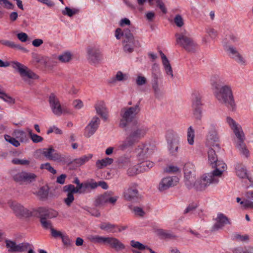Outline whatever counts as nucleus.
I'll return each mask as SVG.
<instances>
[{"label":"nucleus","instance_id":"1","mask_svg":"<svg viewBox=\"0 0 253 253\" xmlns=\"http://www.w3.org/2000/svg\"><path fill=\"white\" fill-rule=\"evenodd\" d=\"M148 129L147 126L142 124L133 126L128 131L126 139L119 142L118 149L125 151L128 148H132L140 139L145 137Z\"/></svg>","mask_w":253,"mask_h":253},{"label":"nucleus","instance_id":"2","mask_svg":"<svg viewBox=\"0 0 253 253\" xmlns=\"http://www.w3.org/2000/svg\"><path fill=\"white\" fill-rule=\"evenodd\" d=\"M214 94L220 103L225 105L232 111L235 110L236 104L232 87L230 85L216 86Z\"/></svg>","mask_w":253,"mask_h":253},{"label":"nucleus","instance_id":"3","mask_svg":"<svg viewBox=\"0 0 253 253\" xmlns=\"http://www.w3.org/2000/svg\"><path fill=\"white\" fill-rule=\"evenodd\" d=\"M139 104L140 103L138 102L134 106L124 107L121 110V119L119 123L120 127H126L135 119L137 115L140 111Z\"/></svg>","mask_w":253,"mask_h":253},{"label":"nucleus","instance_id":"4","mask_svg":"<svg viewBox=\"0 0 253 253\" xmlns=\"http://www.w3.org/2000/svg\"><path fill=\"white\" fill-rule=\"evenodd\" d=\"M89 241L94 244H101L109 245L116 252H119L125 249V245L119 239L112 237H104L99 235H90L88 237Z\"/></svg>","mask_w":253,"mask_h":253},{"label":"nucleus","instance_id":"5","mask_svg":"<svg viewBox=\"0 0 253 253\" xmlns=\"http://www.w3.org/2000/svg\"><path fill=\"white\" fill-rule=\"evenodd\" d=\"M175 36L176 44L182 47L187 52L195 51L197 44L187 32L184 31L180 33H176Z\"/></svg>","mask_w":253,"mask_h":253},{"label":"nucleus","instance_id":"6","mask_svg":"<svg viewBox=\"0 0 253 253\" xmlns=\"http://www.w3.org/2000/svg\"><path fill=\"white\" fill-rule=\"evenodd\" d=\"M9 173L13 180L16 182L32 183L35 181L37 177V175L34 173L24 170L19 171L16 169H10Z\"/></svg>","mask_w":253,"mask_h":253},{"label":"nucleus","instance_id":"7","mask_svg":"<svg viewBox=\"0 0 253 253\" xmlns=\"http://www.w3.org/2000/svg\"><path fill=\"white\" fill-rule=\"evenodd\" d=\"M166 138L170 154L173 156H176L179 145L178 135L172 130H168L166 133Z\"/></svg>","mask_w":253,"mask_h":253},{"label":"nucleus","instance_id":"8","mask_svg":"<svg viewBox=\"0 0 253 253\" xmlns=\"http://www.w3.org/2000/svg\"><path fill=\"white\" fill-rule=\"evenodd\" d=\"M123 196L126 201L134 203L140 202L142 198L137 189V184L135 183H131L124 189Z\"/></svg>","mask_w":253,"mask_h":253},{"label":"nucleus","instance_id":"9","mask_svg":"<svg viewBox=\"0 0 253 253\" xmlns=\"http://www.w3.org/2000/svg\"><path fill=\"white\" fill-rule=\"evenodd\" d=\"M219 182L218 179L213 177L210 173L203 175L201 178L194 181L193 183V187L197 190H203L211 184H217Z\"/></svg>","mask_w":253,"mask_h":253},{"label":"nucleus","instance_id":"10","mask_svg":"<svg viewBox=\"0 0 253 253\" xmlns=\"http://www.w3.org/2000/svg\"><path fill=\"white\" fill-rule=\"evenodd\" d=\"M9 206L13 211L15 215L19 217H29L33 215H37V213H34L33 209L30 211L25 208L20 204L15 202L11 201L8 203Z\"/></svg>","mask_w":253,"mask_h":253},{"label":"nucleus","instance_id":"11","mask_svg":"<svg viewBox=\"0 0 253 253\" xmlns=\"http://www.w3.org/2000/svg\"><path fill=\"white\" fill-rule=\"evenodd\" d=\"M219 136L218 135L216 125L211 124L206 136V144L209 147H216L219 148Z\"/></svg>","mask_w":253,"mask_h":253},{"label":"nucleus","instance_id":"12","mask_svg":"<svg viewBox=\"0 0 253 253\" xmlns=\"http://www.w3.org/2000/svg\"><path fill=\"white\" fill-rule=\"evenodd\" d=\"M185 183L188 189L193 188V183L196 179L194 165L191 163H186L183 167Z\"/></svg>","mask_w":253,"mask_h":253},{"label":"nucleus","instance_id":"13","mask_svg":"<svg viewBox=\"0 0 253 253\" xmlns=\"http://www.w3.org/2000/svg\"><path fill=\"white\" fill-rule=\"evenodd\" d=\"M48 102L51 109L54 115L60 116L63 113H69L67 108L61 106L58 98L55 94L51 93L50 94Z\"/></svg>","mask_w":253,"mask_h":253},{"label":"nucleus","instance_id":"14","mask_svg":"<svg viewBox=\"0 0 253 253\" xmlns=\"http://www.w3.org/2000/svg\"><path fill=\"white\" fill-rule=\"evenodd\" d=\"M103 56L100 49L95 46L89 47L87 49V59L89 63L98 64L102 60Z\"/></svg>","mask_w":253,"mask_h":253},{"label":"nucleus","instance_id":"15","mask_svg":"<svg viewBox=\"0 0 253 253\" xmlns=\"http://www.w3.org/2000/svg\"><path fill=\"white\" fill-rule=\"evenodd\" d=\"M202 96L199 93L192 94V107L196 119L200 120L202 118Z\"/></svg>","mask_w":253,"mask_h":253},{"label":"nucleus","instance_id":"16","mask_svg":"<svg viewBox=\"0 0 253 253\" xmlns=\"http://www.w3.org/2000/svg\"><path fill=\"white\" fill-rule=\"evenodd\" d=\"M12 67L17 70L24 80H26L27 79H36L37 77V75L34 72L19 62H13Z\"/></svg>","mask_w":253,"mask_h":253},{"label":"nucleus","instance_id":"17","mask_svg":"<svg viewBox=\"0 0 253 253\" xmlns=\"http://www.w3.org/2000/svg\"><path fill=\"white\" fill-rule=\"evenodd\" d=\"M154 146L150 144H141L136 148L135 151L139 159L147 158L153 154Z\"/></svg>","mask_w":253,"mask_h":253},{"label":"nucleus","instance_id":"18","mask_svg":"<svg viewBox=\"0 0 253 253\" xmlns=\"http://www.w3.org/2000/svg\"><path fill=\"white\" fill-rule=\"evenodd\" d=\"M64 192H68L67 197L64 199L65 203L68 206H70L74 200V193L84 194V191H81L74 185L69 184L65 185L63 187Z\"/></svg>","mask_w":253,"mask_h":253},{"label":"nucleus","instance_id":"19","mask_svg":"<svg viewBox=\"0 0 253 253\" xmlns=\"http://www.w3.org/2000/svg\"><path fill=\"white\" fill-rule=\"evenodd\" d=\"M34 213H37L35 216L39 218H44L46 219L56 217L58 212L53 209H46L43 207H40L37 209H33Z\"/></svg>","mask_w":253,"mask_h":253},{"label":"nucleus","instance_id":"20","mask_svg":"<svg viewBox=\"0 0 253 253\" xmlns=\"http://www.w3.org/2000/svg\"><path fill=\"white\" fill-rule=\"evenodd\" d=\"M211 166L212 168H215V169L209 173L213 177L219 179V177L222 175L223 172L226 169V164L223 161L217 160L214 163H212Z\"/></svg>","mask_w":253,"mask_h":253},{"label":"nucleus","instance_id":"21","mask_svg":"<svg viewBox=\"0 0 253 253\" xmlns=\"http://www.w3.org/2000/svg\"><path fill=\"white\" fill-rule=\"evenodd\" d=\"M99 124L100 119L99 118L94 117L85 128L84 136L87 138L92 136L97 129Z\"/></svg>","mask_w":253,"mask_h":253},{"label":"nucleus","instance_id":"22","mask_svg":"<svg viewBox=\"0 0 253 253\" xmlns=\"http://www.w3.org/2000/svg\"><path fill=\"white\" fill-rule=\"evenodd\" d=\"M236 137L237 138V141L236 142V147L242 155L248 158L250 155V152L245 143V136L244 133Z\"/></svg>","mask_w":253,"mask_h":253},{"label":"nucleus","instance_id":"23","mask_svg":"<svg viewBox=\"0 0 253 253\" xmlns=\"http://www.w3.org/2000/svg\"><path fill=\"white\" fill-rule=\"evenodd\" d=\"M216 223L213 226V229L214 230H217L221 229L227 224H231V222L230 219L224 214L219 213L217 214L216 218Z\"/></svg>","mask_w":253,"mask_h":253},{"label":"nucleus","instance_id":"24","mask_svg":"<svg viewBox=\"0 0 253 253\" xmlns=\"http://www.w3.org/2000/svg\"><path fill=\"white\" fill-rule=\"evenodd\" d=\"M226 51L229 54V55L234 58L239 63L244 65L245 64V60L239 53L236 48L232 46H229L227 47Z\"/></svg>","mask_w":253,"mask_h":253},{"label":"nucleus","instance_id":"25","mask_svg":"<svg viewBox=\"0 0 253 253\" xmlns=\"http://www.w3.org/2000/svg\"><path fill=\"white\" fill-rule=\"evenodd\" d=\"M174 179L177 178L175 177ZM174 185V178L173 177L169 176L164 177L159 183V190L160 191H163Z\"/></svg>","mask_w":253,"mask_h":253},{"label":"nucleus","instance_id":"26","mask_svg":"<svg viewBox=\"0 0 253 253\" xmlns=\"http://www.w3.org/2000/svg\"><path fill=\"white\" fill-rule=\"evenodd\" d=\"M226 122L233 130L236 136H239L240 134L244 133L241 126L236 123L232 118L230 117H227Z\"/></svg>","mask_w":253,"mask_h":253},{"label":"nucleus","instance_id":"27","mask_svg":"<svg viewBox=\"0 0 253 253\" xmlns=\"http://www.w3.org/2000/svg\"><path fill=\"white\" fill-rule=\"evenodd\" d=\"M159 52L161 56L162 59V63L164 67V69L166 71L167 75L170 76L171 78H173V74L172 69L168 59L162 51H160Z\"/></svg>","mask_w":253,"mask_h":253},{"label":"nucleus","instance_id":"28","mask_svg":"<svg viewBox=\"0 0 253 253\" xmlns=\"http://www.w3.org/2000/svg\"><path fill=\"white\" fill-rule=\"evenodd\" d=\"M136 42H138L137 41H135L134 39L123 40V45L124 51L128 53L132 52L134 50Z\"/></svg>","mask_w":253,"mask_h":253},{"label":"nucleus","instance_id":"29","mask_svg":"<svg viewBox=\"0 0 253 253\" xmlns=\"http://www.w3.org/2000/svg\"><path fill=\"white\" fill-rule=\"evenodd\" d=\"M95 108L97 114L100 115L104 121L107 120L108 118L107 112L103 102L97 103L95 105Z\"/></svg>","mask_w":253,"mask_h":253},{"label":"nucleus","instance_id":"30","mask_svg":"<svg viewBox=\"0 0 253 253\" xmlns=\"http://www.w3.org/2000/svg\"><path fill=\"white\" fill-rule=\"evenodd\" d=\"M235 169L238 176L241 178H248L250 181L251 179L247 174V169L241 164H237L235 165Z\"/></svg>","mask_w":253,"mask_h":253},{"label":"nucleus","instance_id":"31","mask_svg":"<svg viewBox=\"0 0 253 253\" xmlns=\"http://www.w3.org/2000/svg\"><path fill=\"white\" fill-rule=\"evenodd\" d=\"M99 227L101 230L114 233L117 232L116 229L118 228V225L110 222H102Z\"/></svg>","mask_w":253,"mask_h":253},{"label":"nucleus","instance_id":"32","mask_svg":"<svg viewBox=\"0 0 253 253\" xmlns=\"http://www.w3.org/2000/svg\"><path fill=\"white\" fill-rule=\"evenodd\" d=\"M73 183L77 185V187L84 193L89 189V186H93L92 185H90V182H85L84 183H81L79 179L76 177L73 181Z\"/></svg>","mask_w":253,"mask_h":253},{"label":"nucleus","instance_id":"33","mask_svg":"<svg viewBox=\"0 0 253 253\" xmlns=\"http://www.w3.org/2000/svg\"><path fill=\"white\" fill-rule=\"evenodd\" d=\"M92 156L93 155L90 154L87 155L82 156L79 158L74 159L72 163L75 165L76 167H80L87 162L92 158Z\"/></svg>","mask_w":253,"mask_h":253},{"label":"nucleus","instance_id":"34","mask_svg":"<svg viewBox=\"0 0 253 253\" xmlns=\"http://www.w3.org/2000/svg\"><path fill=\"white\" fill-rule=\"evenodd\" d=\"M154 163L152 162L146 161L140 163L138 165L139 169V172H143L149 170L151 168L153 167Z\"/></svg>","mask_w":253,"mask_h":253},{"label":"nucleus","instance_id":"35","mask_svg":"<svg viewBox=\"0 0 253 253\" xmlns=\"http://www.w3.org/2000/svg\"><path fill=\"white\" fill-rule=\"evenodd\" d=\"M113 162V159L108 157L101 160H98L96 162V165L98 169H102L112 164Z\"/></svg>","mask_w":253,"mask_h":253},{"label":"nucleus","instance_id":"36","mask_svg":"<svg viewBox=\"0 0 253 253\" xmlns=\"http://www.w3.org/2000/svg\"><path fill=\"white\" fill-rule=\"evenodd\" d=\"M118 163L120 167L125 168L130 166V158L126 156L120 157L118 159Z\"/></svg>","mask_w":253,"mask_h":253},{"label":"nucleus","instance_id":"37","mask_svg":"<svg viewBox=\"0 0 253 253\" xmlns=\"http://www.w3.org/2000/svg\"><path fill=\"white\" fill-rule=\"evenodd\" d=\"M152 86L154 91L155 96L157 98L161 97L162 95V91L159 87L158 80H152Z\"/></svg>","mask_w":253,"mask_h":253},{"label":"nucleus","instance_id":"38","mask_svg":"<svg viewBox=\"0 0 253 253\" xmlns=\"http://www.w3.org/2000/svg\"><path fill=\"white\" fill-rule=\"evenodd\" d=\"M72 58V54L70 51H65L59 55L58 60L62 63L69 62Z\"/></svg>","mask_w":253,"mask_h":253},{"label":"nucleus","instance_id":"39","mask_svg":"<svg viewBox=\"0 0 253 253\" xmlns=\"http://www.w3.org/2000/svg\"><path fill=\"white\" fill-rule=\"evenodd\" d=\"M13 135L16 138L19 139L22 142L26 140V133L22 130H15L13 131Z\"/></svg>","mask_w":253,"mask_h":253},{"label":"nucleus","instance_id":"40","mask_svg":"<svg viewBox=\"0 0 253 253\" xmlns=\"http://www.w3.org/2000/svg\"><path fill=\"white\" fill-rule=\"evenodd\" d=\"M49 193V188L47 186H44L40 188L38 192V195L42 200L47 198Z\"/></svg>","mask_w":253,"mask_h":253},{"label":"nucleus","instance_id":"41","mask_svg":"<svg viewBox=\"0 0 253 253\" xmlns=\"http://www.w3.org/2000/svg\"><path fill=\"white\" fill-rule=\"evenodd\" d=\"M208 155L209 163L211 166L212 163H214L218 160L217 156L216 155L215 151L212 148H210L209 150Z\"/></svg>","mask_w":253,"mask_h":253},{"label":"nucleus","instance_id":"42","mask_svg":"<svg viewBox=\"0 0 253 253\" xmlns=\"http://www.w3.org/2000/svg\"><path fill=\"white\" fill-rule=\"evenodd\" d=\"M66 157L65 155H62L57 152L55 150L54 152L53 153L50 160L57 161L59 162H64L66 161Z\"/></svg>","mask_w":253,"mask_h":253},{"label":"nucleus","instance_id":"43","mask_svg":"<svg viewBox=\"0 0 253 253\" xmlns=\"http://www.w3.org/2000/svg\"><path fill=\"white\" fill-rule=\"evenodd\" d=\"M195 137V131L192 126H190L187 129V141L189 145H192L194 144Z\"/></svg>","mask_w":253,"mask_h":253},{"label":"nucleus","instance_id":"44","mask_svg":"<svg viewBox=\"0 0 253 253\" xmlns=\"http://www.w3.org/2000/svg\"><path fill=\"white\" fill-rule=\"evenodd\" d=\"M90 185H92L93 186H89V189H94L96 188L98 186H100L103 189H107L108 187L107 183L103 181L96 182H94L93 181V180H91V181H90Z\"/></svg>","mask_w":253,"mask_h":253},{"label":"nucleus","instance_id":"45","mask_svg":"<svg viewBox=\"0 0 253 253\" xmlns=\"http://www.w3.org/2000/svg\"><path fill=\"white\" fill-rule=\"evenodd\" d=\"M6 247L8 249L9 253H16V243L15 242L6 239L5 241Z\"/></svg>","mask_w":253,"mask_h":253},{"label":"nucleus","instance_id":"46","mask_svg":"<svg viewBox=\"0 0 253 253\" xmlns=\"http://www.w3.org/2000/svg\"><path fill=\"white\" fill-rule=\"evenodd\" d=\"M126 75H124L121 71L117 72L116 76L109 81L110 83H114L117 81H122L126 80Z\"/></svg>","mask_w":253,"mask_h":253},{"label":"nucleus","instance_id":"47","mask_svg":"<svg viewBox=\"0 0 253 253\" xmlns=\"http://www.w3.org/2000/svg\"><path fill=\"white\" fill-rule=\"evenodd\" d=\"M79 10L76 8L71 9L69 7L66 6L64 10L62 11V13L64 15H67L69 17H72L74 15L78 13Z\"/></svg>","mask_w":253,"mask_h":253},{"label":"nucleus","instance_id":"48","mask_svg":"<svg viewBox=\"0 0 253 253\" xmlns=\"http://www.w3.org/2000/svg\"><path fill=\"white\" fill-rule=\"evenodd\" d=\"M130 245L132 247L136 248L139 250H144L145 249L149 250V249H150L148 246H145L140 242L138 241H135L134 240L131 241Z\"/></svg>","mask_w":253,"mask_h":253},{"label":"nucleus","instance_id":"49","mask_svg":"<svg viewBox=\"0 0 253 253\" xmlns=\"http://www.w3.org/2000/svg\"><path fill=\"white\" fill-rule=\"evenodd\" d=\"M29 246L30 244L26 242L16 245V253H22L27 251Z\"/></svg>","mask_w":253,"mask_h":253},{"label":"nucleus","instance_id":"50","mask_svg":"<svg viewBox=\"0 0 253 253\" xmlns=\"http://www.w3.org/2000/svg\"><path fill=\"white\" fill-rule=\"evenodd\" d=\"M55 149L52 147L48 148H43L42 151V154L45 156L47 159L50 160L53 153L54 152Z\"/></svg>","mask_w":253,"mask_h":253},{"label":"nucleus","instance_id":"51","mask_svg":"<svg viewBox=\"0 0 253 253\" xmlns=\"http://www.w3.org/2000/svg\"><path fill=\"white\" fill-rule=\"evenodd\" d=\"M4 138L6 141L9 142L15 147H18L20 145L18 140H16L15 138L11 137L10 135H5Z\"/></svg>","mask_w":253,"mask_h":253},{"label":"nucleus","instance_id":"52","mask_svg":"<svg viewBox=\"0 0 253 253\" xmlns=\"http://www.w3.org/2000/svg\"><path fill=\"white\" fill-rule=\"evenodd\" d=\"M107 203V195H103L99 196L95 200V206H99Z\"/></svg>","mask_w":253,"mask_h":253},{"label":"nucleus","instance_id":"53","mask_svg":"<svg viewBox=\"0 0 253 253\" xmlns=\"http://www.w3.org/2000/svg\"><path fill=\"white\" fill-rule=\"evenodd\" d=\"M131 31L132 30H129L127 28L123 30V40H128L131 39H134V36H133L132 34L131 33Z\"/></svg>","mask_w":253,"mask_h":253},{"label":"nucleus","instance_id":"54","mask_svg":"<svg viewBox=\"0 0 253 253\" xmlns=\"http://www.w3.org/2000/svg\"><path fill=\"white\" fill-rule=\"evenodd\" d=\"M40 222L42 227L46 229L52 228V223L50 220L45 219L44 218H40Z\"/></svg>","mask_w":253,"mask_h":253},{"label":"nucleus","instance_id":"55","mask_svg":"<svg viewBox=\"0 0 253 253\" xmlns=\"http://www.w3.org/2000/svg\"><path fill=\"white\" fill-rule=\"evenodd\" d=\"M251 199H245L240 202V204L243 206L245 209H253V202L251 200Z\"/></svg>","mask_w":253,"mask_h":253},{"label":"nucleus","instance_id":"56","mask_svg":"<svg viewBox=\"0 0 253 253\" xmlns=\"http://www.w3.org/2000/svg\"><path fill=\"white\" fill-rule=\"evenodd\" d=\"M40 169H46L53 174L56 173V170L50 165V163H49L42 164L40 166Z\"/></svg>","mask_w":253,"mask_h":253},{"label":"nucleus","instance_id":"57","mask_svg":"<svg viewBox=\"0 0 253 253\" xmlns=\"http://www.w3.org/2000/svg\"><path fill=\"white\" fill-rule=\"evenodd\" d=\"M233 240L238 241L244 242L249 240V236L248 235H241L239 234H235L233 236Z\"/></svg>","mask_w":253,"mask_h":253},{"label":"nucleus","instance_id":"58","mask_svg":"<svg viewBox=\"0 0 253 253\" xmlns=\"http://www.w3.org/2000/svg\"><path fill=\"white\" fill-rule=\"evenodd\" d=\"M152 80H158L160 70L158 66L154 64L152 67Z\"/></svg>","mask_w":253,"mask_h":253},{"label":"nucleus","instance_id":"59","mask_svg":"<svg viewBox=\"0 0 253 253\" xmlns=\"http://www.w3.org/2000/svg\"><path fill=\"white\" fill-rule=\"evenodd\" d=\"M165 171L168 173H175L180 172V169L177 166L170 165L166 168Z\"/></svg>","mask_w":253,"mask_h":253},{"label":"nucleus","instance_id":"60","mask_svg":"<svg viewBox=\"0 0 253 253\" xmlns=\"http://www.w3.org/2000/svg\"><path fill=\"white\" fill-rule=\"evenodd\" d=\"M0 43L12 48H15V47H16V43H15L13 42L8 40H0Z\"/></svg>","mask_w":253,"mask_h":253},{"label":"nucleus","instance_id":"61","mask_svg":"<svg viewBox=\"0 0 253 253\" xmlns=\"http://www.w3.org/2000/svg\"><path fill=\"white\" fill-rule=\"evenodd\" d=\"M139 167H133L132 168H129L127 171V173L129 176H133L135 174H136L140 172H139Z\"/></svg>","mask_w":253,"mask_h":253},{"label":"nucleus","instance_id":"62","mask_svg":"<svg viewBox=\"0 0 253 253\" xmlns=\"http://www.w3.org/2000/svg\"><path fill=\"white\" fill-rule=\"evenodd\" d=\"M174 22L177 26L181 27L183 25V20L181 15L177 14L174 19Z\"/></svg>","mask_w":253,"mask_h":253},{"label":"nucleus","instance_id":"63","mask_svg":"<svg viewBox=\"0 0 253 253\" xmlns=\"http://www.w3.org/2000/svg\"><path fill=\"white\" fill-rule=\"evenodd\" d=\"M198 205L196 203H192L186 208L184 213H187L189 212H193L196 209Z\"/></svg>","mask_w":253,"mask_h":253},{"label":"nucleus","instance_id":"64","mask_svg":"<svg viewBox=\"0 0 253 253\" xmlns=\"http://www.w3.org/2000/svg\"><path fill=\"white\" fill-rule=\"evenodd\" d=\"M147 80L145 77L141 76H138L136 79V83L137 85L140 86L146 84Z\"/></svg>","mask_w":253,"mask_h":253}]
</instances>
